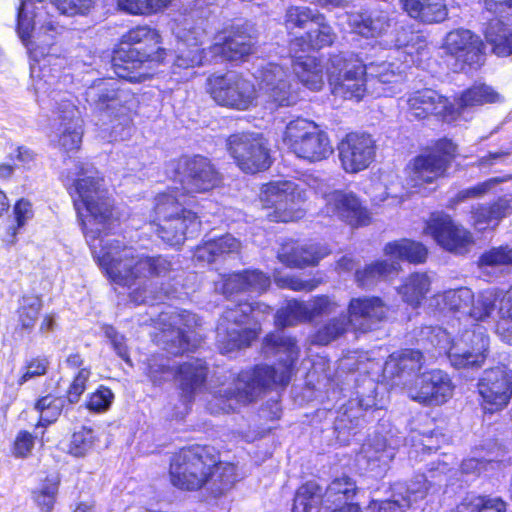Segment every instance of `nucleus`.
Masks as SVG:
<instances>
[{
  "label": "nucleus",
  "instance_id": "1",
  "mask_svg": "<svg viewBox=\"0 0 512 512\" xmlns=\"http://www.w3.org/2000/svg\"><path fill=\"white\" fill-rule=\"evenodd\" d=\"M68 189L77 211L78 221L93 258L105 276L120 286L131 287L157 280L171 279L175 272L173 255L134 254L131 248L112 240L100 245L104 237L113 232L119 221L115 215L114 200L109 196L101 175H87L82 164L77 178Z\"/></svg>",
  "mask_w": 512,
  "mask_h": 512
},
{
  "label": "nucleus",
  "instance_id": "2",
  "mask_svg": "<svg viewBox=\"0 0 512 512\" xmlns=\"http://www.w3.org/2000/svg\"><path fill=\"white\" fill-rule=\"evenodd\" d=\"M170 49L165 47L161 31L149 24L130 27L111 51L115 77L94 79L84 97L91 114L99 120L121 126L133 123L140 101L137 93L121 82L142 84L168 63Z\"/></svg>",
  "mask_w": 512,
  "mask_h": 512
},
{
  "label": "nucleus",
  "instance_id": "3",
  "mask_svg": "<svg viewBox=\"0 0 512 512\" xmlns=\"http://www.w3.org/2000/svg\"><path fill=\"white\" fill-rule=\"evenodd\" d=\"M172 179L153 198L149 226L168 247H180L202 226L196 194H207L223 186V174L213 160L201 154H182L171 161Z\"/></svg>",
  "mask_w": 512,
  "mask_h": 512
},
{
  "label": "nucleus",
  "instance_id": "4",
  "mask_svg": "<svg viewBox=\"0 0 512 512\" xmlns=\"http://www.w3.org/2000/svg\"><path fill=\"white\" fill-rule=\"evenodd\" d=\"M221 457V450L209 443L184 445L169 457L168 482L179 492L206 490L213 497L224 496L239 481V474L237 464Z\"/></svg>",
  "mask_w": 512,
  "mask_h": 512
},
{
  "label": "nucleus",
  "instance_id": "5",
  "mask_svg": "<svg viewBox=\"0 0 512 512\" xmlns=\"http://www.w3.org/2000/svg\"><path fill=\"white\" fill-rule=\"evenodd\" d=\"M263 348L273 355L283 353L286 358L279 360L277 367L260 363L241 370L235 378L236 387L225 393L227 399L244 405L250 404L261 393L284 389L290 383L300 353L296 338L269 332L263 338Z\"/></svg>",
  "mask_w": 512,
  "mask_h": 512
},
{
  "label": "nucleus",
  "instance_id": "6",
  "mask_svg": "<svg viewBox=\"0 0 512 512\" xmlns=\"http://www.w3.org/2000/svg\"><path fill=\"white\" fill-rule=\"evenodd\" d=\"M270 307L259 302L240 301L227 307L216 326L215 345L225 355L246 349L257 340L259 329L247 327L255 311L266 312Z\"/></svg>",
  "mask_w": 512,
  "mask_h": 512
},
{
  "label": "nucleus",
  "instance_id": "7",
  "mask_svg": "<svg viewBox=\"0 0 512 512\" xmlns=\"http://www.w3.org/2000/svg\"><path fill=\"white\" fill-rule=\"evenodd\" d=\"M284 27L289 35L290 46L295 52H307L329 47L334 43L335 32L323 13L315 12L308 6L291 5L284 15Z\"/></svg>",
  "mask_w": 512,
  "mask_h": 512
},
{
  "label": "nucleus",
  "instance_id": "8",
  "mask_svg": "<svg viewBox=\"0 0 512 512\" xmlns=\"http://www.w3.org/2000/svg\"><path fill=\"white\" fill-rule=\"evenodd\" d=\"M459 156L458 144L443 136L426 146L414 156L406 167L409 183L413 188H424L449 176V170Z\"/></svg>",
  "mask_w": 512,
  "mask_h": 512
},
{
  "label": "nucleus",
  "instance_id": "9",
  "mask_svg": "<svg viewBox=\"0 0 512 512\" xmlns=\"http://www.w3.org/2000/svg\"><path fill=\"white\" fill-rule=\"evenodd\" d=\"M282 140L289 152L310 164L325 161L334 152L328 133L313 120L301 117L286 125Z\"/></svg>",
  "mask_w": 512,
  "mask_h": 512
},
{
  "label": "nucleus",
  "instance_id": "10",
  "mask_svg": "<svg viewBox=\"0 0 512 512\" xmlns=\"http://www.w3.org/2000/svg\"><path fill=\"white\" fill-rule=\"evenodd\" d=\"M305 199L304 190L293 181H273L262 185L260 201L267 209L266 220L271 223H290L303 218L299 204Z\"/></svg>",
  "mask_w": 512,
  "mask_h": 512
},
{
  "label": "nucleus",
  "instance_id": "11",
  "mask_svg": "<svg viewBox=\"0 0 512 512\" xmlns=\"http://www.w3.org/2000/svg\"><path fill=\"white\" fill-rule=\"evenodd\" d=\"M422 234L434 240L444 251L462 256L474 244L473 234L444 211H433L424 221Z\"/></svg>",
  "mask_w": 512,
  "mask_h": 512
},
{
  "label": "nucleus",
  "instance_id": "12",
  "mask_svg": "<svg viewBox=\"0 0 512 512\" xmlns=\"http://www.w3.org/2000/svg\"><path fill=\"white\" fill-rule=\"evenodd\" d=\"M226 149L241 171L256 174L270 168L268 141L260 133L238 132L227 137Z\"/></svg>",
  "mask_w": 512,
  "mask_h": 512
},
{
  "label": "nucleus",
  "instance_id": "13",
  "mask_svg": "<svg viewBox=\"0 0 512 512\" xmlns=\"http://www.w3.org/2000/svg\"><path fill=\"white\" fill-rule=\"evenodd\" d=\"M206 91L219 106L239 111L249 109L257 98L254 84L240 74H212Z\"/></svg>",
  "mask_w": 512,
  "mask_h": 512
},
{
  "label": "nucleus",
  "instance_id": "14",
  "mask_svg": "<svg viewBox=\"0 0 512 512\" xmlns=\"http://www.w3.org/2000/svg\"><path fill=\"white\" fill-rule=\"evenodd\" d=\"M405 115L410 121H425L435 118L438 121L451 123L460 115V109L432 88H420L409 92L405 97Z\"/></svg>",
  "mask_w": 512,
  "mask_h": 512
},
{
  "label": "nucleus",
  "instance_id": "15",
  "mask_svg": "<svg viewBox=\"0 0 512 512\" xmlns=\"http://www.w3.org/2000/svg\"><path fill=\"white\" fill-rule=\"evenodd\" d=\"M478 402L484 414L504 410L512 399V370L504 364L487 368L477 382Z\"/></svg>",
  "mask_w": 512,
  "mask_h": 512
},
{
  "label": "nucleus",
  "instance_id": "16",
  "mask_svg": "<svg viewBox=\"0 0 512 512\" xmlns=\"http://www.w3.org/2000/svg\"><path fill=\"white\" fill-rule=\"evenodd\" d=\"M341 168L348 174L367 169L375 159L376 143L367 132L351 131L337 143Z\"/></svg>",
  "mask_w": 512,
  "mask_h": 512
},
{
  "label": "nucleus",
  "instance_id": "17",
  "mask_svg": "<svg viewBox=\"0 0 512 512\" xmlns=\"http://www.w3.org/2000/svg\"><path fill=\"white\" fill-rule=\"evenodd\" d=\"M336 73L332 72L329 78L334 93L345 99L360 101L366 93V65L353 57L335 56L332 60Z\"/></svg>",
  "mask_w": 512,
  "mask_h": 512
},
{
  "label": "nucleus",
  "instance_id": "18",
  "mask_svg": "<svg viewBox=\"0 0 512 512\" xmlns=\"http://www.w3.org/2000/svg\"><path fill=\"white\" fill-rule=\"evenodd\" d=\"M171 321L163 323V348L175 357L197 351L201 337L193 328V315L187 310H180L170 317Z\"/></svg>",
  "mask_w": 512,
  "mask_h": 512
},
{
  "label": "nucleus",
  "instance_id": "19",
  "mask_svg": "<svg viewBox=\"0 0 512 512\" xmlns=\"http://www.w3.org/2000/svg\"><path fill=\"white\" fill-rule=\"evenodd\" d=\"M324 198L323 210L327 216L337 217L352 228L372 222L370 210L354 192L336 189L326 193Z\"/></svg>",
  "mask_w": 512,
  "mask_h": 512
},
{
  "label": "nucleus",
  "instance_id": "20",
  "mask_svg": "<svg viewBox=\"0 0 512 512\" xmlns=\"http://www.w3.org/2000/svg\"><path fill=\"white\" fill-rule=\"evenodd\" d=\"M454 385L449 375L439 369L419 374L409 387L410 398L422 405L439 406L451 398Z\"/></svg>",
  "mask_w": 512,
  "mask_h": 512
},
{
  "label": "nucleus",
  "instance_id": "21",
  "mask_svg": "<svg viewBox=\"0 0 512 512\" xmlns=\"http://www.w3.org/2000/svg\"><path fill=\"white\" fill-rule=\"evenodd\" d=\"M259 85L275 108L293 106L299 101L298 88L292 86L289 74L278 64L269 63L261 70Z\"/></svg>",
  "mask_w": 512,
  "mask_h": 512
},
{
  "label": "nucleus",
  "instance_id": "22",
  "mask_svg": "<svg viewBox=\"0 0 512 512\" xmlns=\"http://www.w3.org/2000/svg\"><path fill=\"white\" fill-rule=\"evenodd\" d=\"M390 306L376 295L352 297L346 309V316L354 332H367L371 326L388 318Z\"/></svg>",
  "mask_w": 512,
  "mask_h": 512
},
{
  "label": "nucleus",
  "instance_id": "23",
  "mask_svg": "<svg viewBox=\"0 0 512 512\" xmlns=\"http://www.w3.org/2000/svg\"><path fill=\"white\" fill-rule=\"evenodd\" d=\"M210 367L204 358L190 357L174 366V380L180 396L192 402L196 394L206 390Z\"/></svg>",
  "mask_w": 512,
  "mask_h": 512
},
{
  "label": "nucleus",
  "instance_id": "24",
  "mask_svg": "<svg viewBox=\"0 0 512 512\" xmlns=\"http://www.w3.org/2000/svg\"><path fill=\"white\" fill-rule=\"evenodd\" d=\"M328 254L329 250L319 243L290 238L281 244L278 257L287 267L303 269L317 266Z\"/></svg>",
  "mask_w": 512,
  "mask_h": 512
},
{
  "label": "nucleus",
  "instance_id": "25",
  "mask_svg": "<svg viewBox=\"0 0 512 512\" xmlns=\"http://www.w3.org/2000/svg\"><path fill=\"white\" fill-rule=\"evenodd\" d=\"M256 38L244 26L233 27L222 39L214 43L211 51L228 62L242 63L255 52Z\"/></svg>",
  "mask_w": 512,
  "mask_h": 512
},
{
  "label": "nucleus",
  "instance_id": "26",
  "mask_svg": "<svg viewBox=\"0 0 512 512\" xmlns=\"http://www.w3.org/2000/svg\"><path fill=\"white\" fill-rule=\"evenodd\" d=\"M512 215V193L504 194L486 203L473 205L469 211L470 224L479 231L495 229Z\"/></svg>",
  "mask_w": 512,
  "mask_h": 512
},
{
  "label": "nucleus",
  "instance_id": "27",
  "mask_svg": "<svg viewBox=\"0 0 512 512\" xmlns=\"http://www.w3.org/2000/svg\"><path fill=\"white\" fill-rule=\"evenodd\" d=\"M383 253L391 260L413 265L424 264L429 256L428 247L421 241L400 238L384 245Z\"/></svg>",
  "mask_w": 512,
  "mask_h": 512
},
{
  "label": "nucleus",
  "instance_id": "28",
  "mask_svg": "<svg viewBox=\"0 0 512 512\" xmlns=\"http://www.w3.org/2000/svg\"><path fill=\"white\" fill-rule=\"evenodd\" d=\"M62 478L58 471H48L30 492L38 512H53L58 501Z\"/></svg>",
  "mask_w": 512,
  "mask_h": 512
},
{
  "label": "nucleus",
  "instance_id": "29",
  "mask_svg": "<svg viewBox=\"0 0 512 512\" xmlns=\"http://www.w3.org/2000/svg\"><path fill=\"white\" fill-rule=\"evenodd\" d=\"M292 70L299 82L312 91H320L324 86V70L320 59L311 55L292 57Z\"/></svg>",
  "mask_w": 512,
  "mask_h": 512
},
{
  "label": "nucleus",
  "instance_id": "30",
  "mask_svg": "<svg viewBox=\"0 0 512 512\" xmlns=\"http://www.w3.org/2000/svg\"><path fill=\"white\" fill-rule=\"evenodd\" d=\"M400 3L411 18L422 23H440L448 16L443 0H400Z\"/></svg>",
  "mask_w": 512,
  "mask_h": 512
},
{
  "label": "nucleus",
  "instance_id": "31",
  "mask_svg": "<svg viewBox=\"0 0 512 512\" xmlns=\"http://www.w3.org/2000/svg\"><path fill=\"white\" fill-rule=\"evenodd\" d=\"M66 406L67 403L63 397L55 392L38 396L33 403V409L38 413L34 428L44 429L42 431L44 435L45 430L58 421Z\"/></svg>",
  "mask_w": 512,
  "mask_h": 512
},
{
  "label": "nucleus",
  "instance_id": "32",
  "mask_svg": "<svg viewBox=\"0 0 512 512\" xmlns=\"http://www.w3.org/2000/svg\"><path fill=\"white\" fill-rule=\"evenodd\" d=\"M324 501L322 486L314 480H308L296 488L292 512H321Z\"/></svg>",
  "mask_w": 512,
  "mask_h": 512
},
{
  "label": "nucleus",
  "instance_id": "33",
  "mask_svg": "<svg viewBox=\"0 0 512 512\" xmlns=\"http://www.w3.org/2000/svg\"><path fill=\"white\" fill-rule=\"evenodd\" d=\"M323 491L326 502L336 508L353 502L359 488L353 477L343 473L333 477Z\"/></svg>",
  "mask_w": 512,
  "mask_h": 512
},
{
  "label": "nucleus",
  "instance_id": "34",
  "mask_svg": "<svg viewBox=\"0 0 512 512\" xmlns=\"http://www.w3.org/2000/svg\"><path fill=\"white\" fill-rule=\"evenodd\" d=\"M469 42L472 44H466L455 59L459 70L465 73L480 70L485 65L487 58L485 39L475 33Z\"/></svg>",
  "mask_w": 512,
  "mask_h": 512
},
{
  "label": "nucleus",
  "instance_id": "35",
  "mask_svg": "<svg viewBox=\"0 0 512 512\" xmlns=\"http://www.w3.org/2000/svg\"><path fill=\"white\" fill-rule=\"evenodd\" d=\"M483 34L494 55L500 58L512 55V29L504 22L490 21Z\"/></svg>",
  "mask_w": 512,
  "mask_h": 512
},
{
  "label": "nucleus",
  "instance_id": "36",
  "mask_svg": "<svg viewBox=\"0 0 512 512\" xmlns=\"http://www.w3.org/2000/svg\"><path fill=\"white\" fill-rule=\"evenodd\" d=\"M393 264L387 260H375L354 272V280L361 289L368 290L377 286L379 283L386 281L393 272Z\"/></svg>",
  "mask_w": 512,
  "mask_h": 512
},
{
  "label": "nucleus",
  "instance_id": "37",
  "mask_svg": "<svg viewBox=\"0 0 512 512\" xmlns=\"http://www.w3.org/2000/svg\"><path fill=\"white\" fill-rule=\"evenodd\" d=\"M42 298L39 294L23 295L16 310L17 327L22 333L30 334L35 328L42 310Z\"/></svg>",
  "mask_w": 512,
  "mask_h": 512
},
{
  "label": "nucleus",
  "instance_id": "38",
  "mask_svg": "<svg viewBox=\"0 0 512 512\" xmlns=\"http://www.w3.org/2000/svg\"><path fill=\"white\" fill-rule=\"evenodd\" d=\"M405 42L397 39L398 46L403 49L405 61L411 65L420 66L423 61L429 58V44L428 41L418 32L403 31Z\"/></svg>",
  "mask_w": 512,
  "mask_h": 512
},
{
  "label": "nucleus",
  "instance_id": "39",
  "mask_svg": "<svg viewBox=\"0 0 512 512\" xmlns=\"http://www.w3.org/2000/svg\"><path fill=\"white\" fill-rule=\"evenodd\" d=\"M352 325L346 314H340L337 317L330 318L321 325L312 335V342L316 345L326 346L336 339L344 336Z\"/></svg>",
  "mask_w": 512,
  "mask_h": 512
},
{
  "label": "nucleus",
  "instance_id": "40",
  "mask_svg": "<svg viewBox=\"0 0 512 512\" xmlns=\"http://www.w3.org/2000/svg\"><path fill=\"white\" fill-rule=\"evenodd\" d=\"M117 9L131 16H152L167 10L174 0H115Z\"/></svg>",
  "mask_w": 512,
  "mask_h": 512
},
{
  "label": "nucleus",
  "instance_id": "41",
  "mask_svg": "<svg viewBox=\"0 0 512 512\" xmlns=\"http://www.w3.org/2000/svg\"><path fill=\"white\" fill-rule=\"evenodd\" d=\"M430 288V280L425 273H412L401 286L403 300L417 308Z\"/></svg>",
  "mask_w": 512,
  "mask_h": 512
},
{
  "label": "nucleus",
  "instance_id": "42",
  "mask_svg": "<svg viewBox=\"0 0 512 512\" xmlns=\"http://www.w3.org/2000/svg\"><path fill=\"white\" fill-rule=\"evenodd\" d=\"M498 100L499 94L490 86L481 83L464 89L459 96L458 105L460 109H465L496 103Z\"/></svg>",
  "mask_w": 512,
  "mask_h": 512
},
{
  "label": "nucleus",
  "instance_id": "43",
  "mask_svg": "<svg viewBox=\"0 0 512 512\" xmlns=\"http://www.w3.org/2000/svg\"><path fill=\"white\" fill-rule=\"evenodd\" d=\"M14 224L7 228L6 238L4 239L7 246L15 245L18 241L17 235L19 231L34 217L32 202L28 198H20L13 205Z\"/></svg>",
  "mask_w": 512,
  "mask_h": 512
},
{
  "label": "nucleus",
  "instance_id": "44",
  "mask_svg": "<svg viewBox=\"0 0 512 512\" xmlns=\"http://www.w3.org/2000/svg\"><path fill=\"white\" fill-rule=\"evenodd\" d=\"M496 301L499 302L498 292L493 294L485 291L479 293L477 297L472 293V301L466 313L475 322L485 321L492 315Z\"/></svg>",
  "mask_w": 512,
  "mask_h": 512
},
{
  "label": "nucleus",
  "instance_id": "45",
  "mask_svg": "<svg viewBox=\"0 0 512 512\" xmlns=\"http://www.w3.org/2000/svg\"><path fill=\"white\" fill-rule=\"evenodd\" d=\"M50 368L51 361L47 355L40 354L26 359L17 378V385L23 386L32 379L46 376Z\"/></svg>",
  "mask_w": 512,
  "mask_h": 512
},
{
  "label": "nucleus",
  "instance_id": "46",
  "mask_svg": "<svg viewBox=\"0 0 512 512\" xmlns=\"http://www.w3.org/2000/svg\"><path fill=\"white\" fill-rule=\"evenodd\" d=\"M96 440L93 428L82 425L72 433L68 453L73 457H84L92 450Z\"/></svg>",
  "mask_w": 512,
  "mask_h": 512
},
{
  "label": "nucleus",
  "instance_id": "47",
  "mask_svg": "<svg viewBox=\"0 0 512 512\" xmlns=\"http://www.w3.org/2000/svg\"><path fill=\"white\" fill-rule=\"evenodd\" d=\"M465 512H507L508 504L500 496L475 495L463 502Z\"/></svg>",
  "mask_w": 512,
  "mask_h": 512
},
{
  "label": "nucleus",
  "instance_id": "48",
  "mask_svg": "<svg viewBox=\"0 0 512 512\" xmlns=\"http://www.w3.org/2000/svg\"><path fill=\"white\" fill-rule=\"evenodd\" d=\"M489 337L484 333L477 335V347H472L455 355L456 363L462 367H480L485 362L488 352Z\"/></svg>",
  "mask_w": 512,
  "mask_h": 512
},
{
  "label": "nucleus",
  "instance_id": "49",
  "mask_svg": "<svg viewBox=\"0 0 512 512\" xmlns=\"http://www.w3.org/2000/svg\"><path fill=\"white\" fill-rule=\"evenodd\" d=\"M92 375L91 368H84L77 371L69 381V384L62 396L68 407L78 404L87 390L89 379Z\"/></svg>",
  "mask_w": 512,
  "mask_h": 512
},
{
  "label": "nucleus",
  "instance_id": "50",
  "mask_svg": "<svg viewBox=\"0 0 512 512\" xmlns=\"http://www.w3.org/2000/svg\"><path fill=\"white\" fill-rule=\"evenodd\" d=\"M424 355L418 349H402L390 355V362H394L397 373L420 370L423 365Z\"/></svg>",
  "mask_w": 512,
  "mask_h": 512
},
{
  "label": "nucleus",
  "instance_id": "51",
  "mask_svg": "<svg viewBox=\"0 0 512 512\" xmlns=\"http://www.w3.org/2000/svg\"><path fill=\"white\" fill-rule=\"evenodd\" d=\"M58 30L59 27L52 22L41 25L32 43L33 47L31 48L35 55L40 57L50 55V49L56 43L55 38L59 32Z\"/></svg>",
  "mask_w": 512,
  "mask_h": 512
},
{
  "label": "nucleus",
  "instance_id": "52",
  "mask_svg": "<svg viewBox=\"0 0 512 512\" xmlns=\"http://www.w3.org/2000/svg\"><path fill=\"white\" fill-rule=\"evenodd\" d=\"M113 400L114 394L112 390L108 386L101 384L87 395L83 406L91 413L101 414L111 407Z\"/></svg>",
  "mask_w": 512,
  "mask_h": 512
},
{
  "label": "nucleus",
  "instance_id": "53",
  "mask_svg": "<svg viewBox=\"0 0 512 512\" xmlns=\"http://www.w3.org/2000/svg\"><path fill=\"white\" fill-rule=\"evenodd\" d=\"M443 309L451 312H465L472 301V291L466 287L445 291L442 297Z\"/></svg>",
  "mask_w": 512,
  "mask_h": 512
},
{
  "label": "nucleus",
  "instance_id": "54",
  "mask_svg": "<svg viewBox=\"0 0 512 512\" xmlns=\"http://www.w3.org/2000/svg\"><path fill=\"white\" fill-rule=\"evenodd\" d=\"M474 34L473 31L465 28L453 29L445 35L442 48L447 55L456 59L466 44H472L469 40Z\"/></svg>",
  "mask_w": 512,
  "mask_h": 512
},
{
  "label": "nucleus",
  "instance_id": "55",
  "mask_svg": "<svg viewBox=\"0 0 512 512\" xmlns=\"http://www.w3.org/2000/svg\"><path fill=\"white\" fill-rule=\"evenodd\" d=\"M205 60V49L194 43L179 51L174 58L173 67L186 70L202 66Z\"/></svg>",
  "mask_w": 512,
  "mask_h": 512
},
{
  "label": "nucleus",
  "instance_id": "56",
  "mask_svg": "<svg viewBox=\"0 0 512 512\" xmlns=\"http://www.w3.org/2000/svg\"><path fill=\"white\" fill-rule=\"evenodd\" d=\"M388 26L387 20L381 17H372L361 13L359 18L354 21V31L365 38H376L382 34L385 27Z\"/></svg>",
  "mask_w": 512,
  "mask_h": 512
},
{
  "label": "nucleus",
  "instance_id": "57",
  "mask_svg": "<svg viewBox=\"0 0 512 512\" xmlns=\"http://www.w3.org/2000/svg\"><path fill=\"white\" fill-rule=\"evenodd\" d=\"M479 267H498L512 265V248L508 245L492 247L478 258Z\"/></svg>",
  "mask_w": 512,
  "mask_h": 512
},
{
  "label": "nucleus",
  "instance_id": "58",
  "mask_svg": "<svg viewBox=\"0 0 512 512\" xmlns=\"http://www.w3.org/2000/svg\"><path fill=\"white\" fill-rule=\"evenodd\" d=\"M370 69L372 70L371 77L380 84L389 85V90H392L394 85L400 84L404 79L402 72L396 69L392 63L371 64Z\"/></svg>",
  "mask_w": 512,
  "mask_h": 512
},
{
  "label": "nucleus",
  "instance_id": "59",
  "mask_svg": "<svg viewBox=\"0 0 512 512\" xmlns=\"http://www.w3.org/2000/svg\"><path fill=\"white\" fill-rule=\"evenodd\" d=\"M335 304L327 295H317L313 298L310 306L300 302L295 307L303 311V320L312 321L314 318L329 314Z\"/></svg>",
  "mask_w": 512,
  "mask_h": 512
},
{
  "label": "nucleus",
  "instance_id": "60",
  "mask_svg": "<svg viewBox=\"0 0 512 512\" xmlns=\"http://www.w3.org/2000/svg\"><path fill=\"white\" fill-rule=\"evenodd\" d=\"M36 436L25 429L19 430L11 445V452L15 458H28L35 446Z\"/></svg>",
  "mask_w": 512,
  "mask_h": 512
},
{
  "label": "nucleus",
  "instance_id": "61",
  "mask_svg": "<svg viewBox=\"0 0 512 512\" xmlns=\"http://www.w3.org/2000/svg\"><path fill=\"white\" fill-rule=\"evenodd\" d=\"M241 275L245 292L262 293L270 286V277L258 269H244Z\"/></svg>",
  "mask_w": 512,
  "mask_h": 512
},
{
  "label": "nucleus",
  "instance_id": "62",
  "mask_svg": "<svg viewBox=\"0 0 512 512\" xmlns=\"http://www.w3.org/2000/svg\"><path fill=\"white\" fill-rule=\"evenodd\" d=\"M82 138L81 127H67L58 137V147L65 154L77 152L81 148Z\"/></svg>",
  "mask_w": 512,
  "mask_h": 512
},
{
  "label": "nucleus",
  "instance_id": "63",
  "mask_svg": "<svg viewBox=\"0 0 512 512\" xmlns=\"http://www.w3.org/2000/svg\"><path fill=\"white\" fill-rule=\"evenodd\" d=\"M322 280L310 278L303 280L296 275H288L277 279V285L282 289H289L295 292H311L316 289Z\"/></svg>",
  "mask_w": 512,
  "mask_h": 512
},
{
  "label": "nucleus",
  "instance_id": "64",
  "mask_svg": "<svg viewBox=\"0 0 512 512\" xmlns=\"http://www.w3.org/2000/svg\"><path fill=\"white\" fill-rule=\"evenodd\" d=\"M209 240L216 258L238 252L240 249V242L230 234H224Z\"/></svg>",
  "mask_w": 512,
  "mask_h": 512
}]
</instances>
